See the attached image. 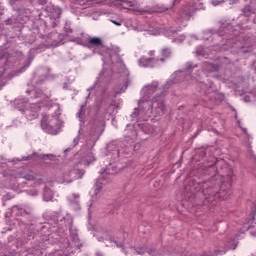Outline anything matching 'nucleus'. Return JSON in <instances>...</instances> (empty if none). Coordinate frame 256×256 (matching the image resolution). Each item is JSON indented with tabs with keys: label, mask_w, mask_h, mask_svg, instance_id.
Returning <instances> with one entry per match:
<instances>
[{
	"label": "nucleus",
	"mask_w": 256,
	"mask_h": 256,
	"mask_svg": "<svg viewBox=\"0 0 256 256\" xmlns=\"http://www.w3.org/2000/svg\"><path fill=\"white\" fill-rule=\"evenodd\" d=\"M88 7L94 5H108L109 7H116L117 9H127L134 11V13H143V8L139 6L136 1L129 0H86Z\"/></svg>",
	"instance_id": "1"
},
{
	"label": "nucleus",
	"mask_w": 256,
	"mask_h": 256,
	"mask_svg": "<svg viewBox=\"0 0 256 256\" xmlns=\"http://www.w3.org/2000/svg\"><path fill=\"white\" fill-rule=\"evenodd\" d=\"M218 191H219V187L209 186V188H206L203 190V193L204 195H206V199H208L210 203H213L215 199H222L223 201H227V199H229V195L231 193L230 190L221 189L219 192Z\"/></svg>",
	"instance_id": "2"
},
{
	"label": "nucleus",
	"mask_w": 256,
	"mask_h": 256,
	"mask_svg": "<svg viewBox=\"0 0 256 256\" xmlns=\"http://www.w3.org/2000/svg\"><path fill=\"white\" fill-rule=\"evenodd\" d=\"M41 127L44 131H53L59 129V118L44 114L41 120Z\"/></svg>",
	"instance_id": "3"
},
{
	"label": "nucleus",
	"mask_w": 256,
	"mask_h": 256,
	"mask_svg": "<svg viewBox=\"0 0 256 256\" xmlns=\"http://www.w3.org/2000/svg\"><path fill=\"white\" fill-rule=\"evenodd\" d=\"M140 67H157L159 58H155V50H150L147 56H142L138 61Z\"/></svg>",
	"instance_id": "4"
},
{
	"label": "nucleus",
	"mask_w": 256,
	"mask_h": 256,
	"mask_svg": "<svg viewBox=\"0 0 256 256\" xmlns=\"http://www.w3.org/2000/svg\"><path fill=\"white\" fill-rule=\"evenodd\" d=\"M194 11L195 7L193 6H185L184 8H182V10L180 11L182 21H189Z\"/></svg>",
	"instance_id": "5"
},
{
	"label": "nucleus",
	"mask_w": 256,
	"mask_h": 256,
	"mask_svg": "<svg viewBox=\"0 0 256 256\" xmlns=\"http://www.w3.org/2000/svg\"><path fill=\"white\" fill-rule=\"evenodd\" d=\"M159 90V82H152L148 86L144 87V95L146 97H149L150 95H153V93H156V91Z\"/></svg>",
	"instance_id": "6"
},
{
	"label": "nucleus",
	"mask_w": 256,
	"mask_h": 256,
	"mask_svg": "<svg viewBox=\"0 0 256 256\" xmlns=\"http://www.w3.org/2000/svg\"><path fill=\"white\" fill-rule=\"evenodd\" d=\"M152 101H153V107H155V105H157L158 109L160 110V113H165V103H163L162 96L154 97L152 99Z\"/></svg>",
	"instance_id": "7"
},
{
	"label": "nucleus",
	"mask_w": 256,
	"mask_h": 256,
	"mask_svg": "<svg viewBox=\"0 0 256 256\" xmlns=\"http://www.w3.org/2000/svg\"><path fill=\"white\" fill-rule=\"evenodd\" d=\"M88 45H93V47H101L103 45V40L99 37H92L88 40Z\"/></svg>",
	"instance_id": "8"
},
{
	"label": "nucleus",
	"mask_w": 256,
	"mask_h": 256,
	"mask_svg": "<svg viewBox=\"0 0 256 256\" xmlns=\"http://www.w3.org/2000/svg\"><path fill=\"white\" fill-rule=\"evenodd\" d=\"M160 53L162 56L160 61H162V62L165 61V59H169V57H171V49H169V48H163Z\"/></svg>",
	"instance_id": "9"
},
{
	"label": "nucleus",
	"mask_w": 256,
	"mask_h": 256,
	"mask_svg": "<svg viewBox=\"0 0 256 256\" xmlns=\"http://www.w3.org/2000/svg\"><path fill=\"white\" fill-rule=\"evenodd\" d=\"M204 71L206 73L217 71V66H215L211 63H204Z\"/></svg>",
	"instance_id": "10"
},
{
	"label": "nucleus",
	"mask_w": 256,
	"mask_h": 256,
	"mask_svg": "<svg viewBox=\"0 0 256 256\" xmlns=\"http://www.w3.org/2000/svg\"><path fill=\"white\" fill-rule=\"evenodd\" d=\"M237 248V242H235L234 239H231L230 241L227 242L225 245V249H236Z\"/></svg>",
	"instance_id": "11"
},
{
	"label": "nucleus",
	"mask_w": 256,
	"mask_h": 256,
	"mask_svg": "<svg viewBox=\"0 0 256 256\" xmlns=\"http://www.w3.org/2000/svg\"><path fill=\"white\" fill-rule=\"evenodd\" d=\"M111 23H113V25H116L117 27H121V25H123L122 22H117L115 20H111Z\"/></svg>",
	"instance_id": "12"
},
{
	"label": "nucleus",
	"mask_w": 256,
	"mask_h": 256,
	"mask_svg": "<svg viewBox=\"0 0 256 256\" xmlns=\"http://www.w3.org/2000/svg\"><path fill=\"white\" fill-rule=\"evenodd\" d=\"M136 253H137L138 255H144L145 249L140 248V249L136 250Z\"/></svg>",
	"instance_id": "13"
},
{
	"label": "nucleus",
	"mask_w": 256,
	"mask_h": 256,
	"mask_svg": "<svg viewBox=\"0 0 256 256\" xmlns=\"http://www.w3.org/2000/svg\"><path fill=\"white\" fill-rule=\"evenodd\" d=\"M148 254L152 256H157V252H155V250H148Z\"/></svg>",
	"instance_id": "14"
},
{
	"label": "nucleus",
	"mask_w": 256,
	"mask_h": 256,
	"mask_svg": "<svg viewBox=\"0 0 256 256\" xmlns=\"http://www.w3.org/2000/svg\"><path fill=\"white\" fill-rule=\"evenodd\" d=\"M39 5H45L47 0H38Z\"/></svg>",
	"instance_id": "15"
},
{
	"label": "nucleus",
	"mask_w": 256,
	"mask_h": 256,
	"mask_svg": "<svg viewBox=\"0 0 256 256\" xmlns=\"http://www.w3.org/2000/svg\"><path fill=\"white\" fill-rule=\"evenodd\" d=\"M221 2H219L218 0H213L212 1V5H215V6H217V5H219Z\"/></svg>",
	"instance_id": "16"
},
{
	"label": "nucleus",
	"mask_w": 256,
	"mask_h": 256,
	"mask_svg": "<svg viewBox=\"0 0 256 256\" xmlns=\"http://www.w3.org/2000/svg\"><path fill=\"white\" fill-rule=\"evenodd\" d=\"M243 133H245V135H247V137H249V133H247V130L245 128H242Z\"/></svg>",
	"instance_id": "17"
},
{
	"label": "nucleus",
	"mask_w": 256,
	"mask_h": 256,
	"mask_svg": "<svg viewBox=\"0 0 256 256\" xmlns=\"http://www.w3.org/2000/svg\"><path fill=\"white\" fill-rule=\"evenodd\" d=\"M181 0H174V5L179 3Z\"/></svg>",
	"instance_id": "18"
}]
</instances>
